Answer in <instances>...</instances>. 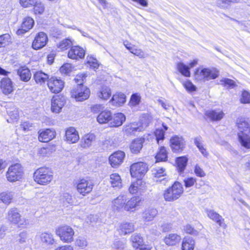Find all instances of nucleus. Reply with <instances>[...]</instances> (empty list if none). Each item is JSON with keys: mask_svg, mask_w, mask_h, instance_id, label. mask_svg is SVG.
<instances>
[{"mask_svg": "<svg viewBox=\"0 0 250 250\" xmlns=\"http://www.w3.org/2000/svg\"><path fill=\"white\" fill-rule=\"evenodd\" d=\"M141 199L139 197H133L127 200L126 195L121 194L114 199L112 202V208L116 211H133L139 206Z\"/></svg>", "mask_w": 250, "mask_h": 250, "instance_id": "1", "label": "nucleus"}, {"mask_svg": "<svg viewBox=\"0 0 250 250\" xmlns=\"http://www.w3.org/2000/svg\"><path fill=\"white\" fill-rule=\"evenodd\" d=\"M238 137L241 145L246 148H250V124L244 119H240L237 123Z\"/></svg>", "mask_w": 250, "mask_h": 250, "instance_id": "2", "label": "nucleus"}, {"mask_svg": "<svg viewBox=\"0 0 250 250\" xmlns=\"http://www.w3.org/2000/svg\"><path fill=\"white\" fill-rule=\"evenodd\" d=\"M219 75V71L215 68H204L199 67L194 72L195 79L200 82H205L210 80L215 79Z\"/></svg>", "mask_w": 250, "mask_h": 250, "instance_id": "3", "label": "nucleus"}, {"mask_svg": "<svg viewBox=\"0 0 250 250\" xmlns=\"http://www.w3.org/2000/svg\"><path fill=\"white\" fill-rule=\"evenodd\" d=\"M53 178L52 171L47 167H40L34 173V181L40 185H47L52 181Z\"/></svg>", "mask_w": 250, "mask_h": 250, "instance_id": "4", "label": "nucleus"}, {"mask_svg": "<svg viewBox=\"0 0 250 250\" xmlns=\"http://www.w3.org/2000/svg\"><path fill=\"white\" fill-rule=\"evenodd\" d=\"M23 174L22 167L21 164L17 163L9 167L5 173V177L7 181L14 183L21 181Z\"/></svg>", "mask_w": 250, "mask_h": 250, "instance_id": "5", "label": "nucleus"}, {"mask_svg": "<svg viewBox=\"0 0 250 250\" xmlns=\"http://www.w3.org/2000/svg\"><path fill=\"white\" fill-rule=\"evenodd\" d=\"M55 234L63 243H70L74 240L75 231L70 226L64 225L58 227Z\"/></svg>", "mask_w": 250, "mask_h": 250, "instance_id": "6", "label": "nucleus"}, {"mask_svg": "<svg viewBox=\"0 0 250 250\" xmlns=\"http://www.w3.org/2000/svg\"><path fill=\"white\" fill-rule=\"evenodd\" d=\"M183 192V188L181 184L175 182L173 185L166 190L164 197L167 201H172L179 198Z\"/></svg>", "mask_w": 250, "mask_h": 250, "instance_id": "7", "label": "nucleus"}, {"mask_svg": "<svg viewBox=\"0 0 250 250\" xmlns=\"http://www.w3.org/2000/svg\"><path fill=\"white\" fill-rule=\"evenodd\" d=\"M75 186L78 193L83 196H85L92 191L94 184L88 179L82 178L77 180Z\"/></svg>", "mask_w": 250, "mask_h": 250, "instance_id": "8", "label": "nucleus"}, {"mask_svg": "<svg viewBox=\"0 0 250 250\" xmlns=\"http://www.w3.org/2000/svg\"><path fill=\"white\" fill-rule=\"evenodd\" d=\"M6 219L10 223L19 226L26 225L25 220L22 218L19 209L15 207L11 208L8 210Z\"/></svg>", "mask_w": 250, "mask_h": 250, "instance_id": "9", "label": "nucleus"}, {"mask_svg": "<svg viewBox=\"0 0 250 250\" xmlns=\"http://www.w3.org/2000/svg\"><path fill=\"white\" fill-rule=\"evenodd\" d=\"M90 94V90L85 86H77L71 91V97L79 102L87 99Z\"/></svg>", "mask_w": 250, "mask_h": 250, "instance_id": "10", "label": "nucleus"}, {"mask_svg": "<svg viewBox=\"0 0 250 250\" xmlns=\"http://www.w3.org/2000/svg\"><path fill=\"white\" fill-rule=\"evenodd\" d=\"M147 171V165L143 162H137L132 164L130 172L132 177L140 179L145 175Z\"/></svg>", "mask_w": 250, "mask_h": 250, "instance_id": "11", "label": "nucleus"}, {"mask_svg": "<svg viewBox=\"0 0 250 250\" xmlns=\"http://www.w3.org/2000/svg\"><path fill=\"white\" fill-rule=\"evenodd\" d=\"M64 82L57 77H51L48 79L47 85L50 90L54 93L60 92L64 87Z\"/></svg>", "mask_w": 250, "mask_h": 250, "instance_id": "12", "label": "nucleus"}, {"mask_svg": "<svg viewBox=\"0 0 250 250\" xmlns=\"http://www.w3.org/2000/svg\"><path fill=\"white\" fill-rule=\"evenodd\" d=\"M170 146L173 152H180L185 147V141L182 137L175 135L170 139Z\"/></svg>", "mask_w": 250, "mask_h": 250, "instance_id": "13", "label": "nucleus"}, {"mask_svg": "<svg viewBox=\"0 0 250 250\" xmlns=\"http://www.w3.org/2000/svg\"><path fill=\"white\" fill-rule=\"evenodd\" d=\"M125 153L122 151H118L109 157V162L112 167H118L123 162Z\"/></svg>", "mask_w": 250, "mask_h": 250, "instance_id": "14", "label": "nucleus"}, {"mask_svg": "<svg viewBox=\"0 0 250 250\" xmlns=\"http://www.w3.org/2000/svg\"><path fill=\"white\" fill-rule=\"evenodd\" d=\"M65 99L63 97L56 95L53 97L51 100V110L52 112L59 113L64 105Z\"/></svg>", "mask_w": 250, "mask_h": 250, "instance_id": "15", "label": "nucleus"}, {"mask_svg": "<svg viewBox=\"0 0 250 250\" xmlns=\"http://www.w3.org/2000/svg\"><path fill=\"white\" fill-rule=\"evenodd\" d=\"M47 40V36L44 33H39L33 42V48L35 50H38L42 48L46 45Z\"/></svg>", "mask_w": 250, "mask_h": 250, "instance_id": "16", "label": "nucleus"}, {"mask_svg": "<svg viewBox=\"0 0 250 250\" xmlns=\"http://www.w3.org/2000/svg\"><path fill=\"white\" fill-rule=\"evenodd\" d=\"M80 139L79 134L73 127L68 128L65 131V141L70 144L77 143Z\"/></svg>", "mask_w": 250, "mask_h": 250, "instance_id": "17", "label": "nucleus"}, {"mask_svg": "<svg viewBox=\"0 0 250 250\" xmlns=\"http://www.w3.org/2000/svg\"><path fill=\"white\" fill-rule=\"evenodd\" d=\"M85 55L84 50L80 46H72L68 52V57L71 59L83 58Z\"/></svg>", "mask_w": 250, "mask_h": 250, "instance_id": "18", "label": "nucleus"}, {"mask_svg": "<svg viewBox=\"0 0 250 250\" xmlns=\"http://www.w3.org/2000/svg\"><path fill=\"white\" fill-rule=\"evenodd\" d=\"M96 139V137L94 133L86 134L82 137L79 145L83 148H88L92 145Z\"/></svg>", "mask_w": 250, "mask_h": 250, "instance_id": "19", "label": "nucleus"}, {"mask_svg": "<svg viewBox=\"0 0 250 250\" xmlns=\"http://www.w3.org/2000/svg\"><path fill=\"white\" fill-rule=\"evenodd\" d=\"M7 113L10 117L9 119L7 121L9 123L17 121L19 119V111L18 109L12 103H9L5 105Z\"/></svg>", "mask_w": 250, "mask_h": 250, "instance_id": "20", "label": "nucleus"}, {"mask_svg": "<svg viewBox=\"0 0 250 250\" xmlns=\"http://www.w3.org/2000/svg\"><path fill=\"white\" fill-rule=\"evenodd\" d=\"M56 135V132L54 129H46L40 132L38 139L42 142H48L53 139Z\"/></svg>", "mask_w": 250, "mask_h": 250, "instance_id": "21", "label": "nucleus"}, {"mask_svg": "<svg viewBox=\"0 0 250 250\" xmlns=\"http://www.w3.org/2000/svg\"><path fill=\"white\" fill-rule=\"evenodd\" d=\"M34 21L30 17H27L23 19L21 28L18 29L17 34L19 35H22L31 29L34 25Z\"/></svg>", "mask_w": 250, "mask_h": 250, "instance_id": "22", "label": "nucleus"}, {"mask_svg": "<svg viewBox=\"0 0 250 250\" xmlns=\"http://www.w3.org/2000/svg\"><path fill=\"white\" fill-rule=\"evenodd\" d=\"M0 89L5 95H8L14 91V86L11 80L8 78H3L0 81Z\"/></svg>", "mask_w": 250, "mask_h": 250, "instance_id": "23", "label": "nucleus"}, {"mask_svg": "<svg viewBox=\"0 0 250 250\" xmlns=\"http://www.w3.org/2000/svg\"><path fill=\"white\" fill-rule=\"evenodd\" d=\"M181 240V236L176 233L168 234L165 236L164 239L165 243L169 246H176L179 244Z\"/></svg>", "mask_w": 250, "mask_h": 250, "instance_id": "24", "label": "nucleus"}, {"mask_svg": "<svg viewBox=\"0 0 250 250\" xmlns=\"http://www.w3.org/2000/svg\"><path fill=\"white\" fill-rule=\"evenodd\" d=\"M125 121V116L122 113H117L112 116L110 123V127H119Z\"/></svg>", "mask_w": 250, "mask_h": 250, "instance_id": "25", "label": "nucleus"}, {"mask_svg": "<svg viewBox=\"0 0 250 250\" xmlns=\"http://www.w3.org/2000/svg\"><path fill=\"white\" fill-rule=\"evenodd\" d=\"M205 114L208 118L213 121H219L221 120L225 115L223 111L219 109L207 111Z\"/></svg>", "mask_w": 250, "mask_h": 250, "instance_id": "26", "label": "nucleus"}, {"mask_svg": "<svg viewBox=\"0 0 250 250\" xmlns=\"http://www.w3.org/2000/svg\"><path fill=\"white\" fill-rule=\"evenodd\" d=\"M206 213L210 219L215 221L220 226L224 227H226V224L224 223V219L218 213L213 210L209 209L206 210Z\"/></svg>", "mask_w": 250, "mask_h": 250, "instance_id": "27", "label": "nucleus"}, {"mask_svg": "<svg viewBox=\"0 0 250 250\" xmlns=\"http://www.w3.org/2000/svg\"><path fill=\"white\" fill-rule=\"evenodd\" d=\"M14 192L12 191H5L0 193V200L4 204L10 205L14 198Z\"/></svg>", "mask_w": 250, "mask_h": 250, "instance_id": "28", "label": "nucleus"}, {"mask_svg": "<svg viewBox=\"0 0 250 250\" xmlns=\"http://www.w3.org/2000/svg\"><path fill=\"white\" fill-rule=\"evenodd\" d=\"M126 102V96L122 93H116L113 95L110 102L114 105L119 106Z\"/></svg>", "mask_w": 250, "mask_h": 250, "instance_id": "29", "label": "nucleus"}, {"mask_svg": "<svg viewBox=\"0 0 250 250\" xmlns=\"http://www.w3.org/2000/svg\"><path fill=\"white\" fill-rule=\"evenodd\" d=\"M109 183L113 188L120 189L122 188V180L118 173H112L110 175Z\"/></svg>", "mask_w": 250, "mask_h": 250, "instance_id": "30", "label": "nucleus"}, {"mask_svg": "<svg viewBox=\"0 0 250 250\" xmlns=\"http://www.w3.org/2000/svg\"><path fill=\"white\" fill-rule=\"evenodd\" d=\"M112 119V113L108 110H105L101 112L97 116V122L101 124H106L111 121Z\"/></svg>", "mask_w": 250, "mask_h": 250, "instance_id": "31", "label": "nucleus"}, {"mask_svg": "<svg viewBox=\"0 0 250 250\" xmlns=\"http://www.w3.org/2000/svg\"><path fill=\"white\" fill-rule=\"evenodd\" d=\"M144 138H138L134 140L131 144L130 148L133 153H138L143 147V144L144 143Z\"/></svg>", "mask_w": 250, "mask_h": 250, "instance_id": "32", "label": "nucleus"}, {"mask_svg": "<svg viewBox=\"0 0 250 250\" xmlns=\"http://www.w3.org/2000/svg\"><path fill=\"white\" fill-rule=\"evenodd\" d=\"M39 238L41 242L45 245H51L54 242L53 235L50 233L42 232L40 234Z\"/></svg>", "mask_w": 250, "mask_h": 250, "instance_id": "33", "label": "nucleus"}, {"mask_svg": "<svg viewBox=\"0 0 250 250\" xmlns=\"http://www.w3.org/2000/svg\"><path fill=\"white\" fill-rule=\"evenodd\" d=\"M143 182L142 180L138 179L135 182H132L129 187L128 190L131 194L141 193Z\"/></svg>", "mask_w": 250, "mask_h": 250, "instance_id": "34", "label": "nucleus"}, {"mask_svg": "<svg viewBox=\"0 0 250 250\" xmlns=\"http://www.w3.org/2000/svg\"><path fill=\"white\" fill-rule=\"evenodd\" d=\"M195 241L191 237H185L182 244V250H193Z\"/></svg>", "mask_w": 250, "mask_h": 250, "instance_id": "35", "label": "nucleus"}, {"mask_svg": "<svg viewBox=\"0 0 250 250\" xmlns=\"http://www.w3.org/2000/svg\"><path fill=\"white\" fill-rule=\"evenodd\" d=\"M18 74L21 81L28 82L31 78L30 70L27 68H20L18 70Z\"/></svg>", "mask_w": 250, "mask_h": 250, "instance_id": "36", "label": "nucleus"}, {"mask_svg": "<svg viewBox=\"0 0 250 250\" xmlns=\"http://www.w3.org/2000/svg\"><path fill=\"white\" fill-rule=\"evenodd\" d=\"M157 210L155 208H150L146 210L143 213V217L146 222L152 220L157 215Z\"/></svg>", "mask_w": 250, "mask_h": 250, "instance_id": "37", "label": "nucleus"}, {"mask_svg": "<svg viewBox=\"0 0 250 250\" xmlns=\"http://www.w3.org/2000/svg\"><path fill=\"white\" fill-rule=\"evenodd\" d=\"M34 77L36 82L41 85L44 84L46 81L48 79V75L42 71L37 72L34 74Z\"/></svg>", "mask_w": 250, "mask_h": 250, "instance_id": "38", "label": "nucleus"}, {"mask_svg": "<svg viewBox=\"0 0 250 250\" xmlns=\"http://www.w3.org/2000/svg\"><path fill=\"white\" fill-rule=\"evenodd\" d=\"M188 158L186 157L182 156L177 158L176 164L177 168L180 173H183L187 166Z\"/></svg>", "mask_w": 250, "mask_h": 250, "instance_id": "39", "label": "nucleus"}, {"mask_svg": "<svg viewBox=\"0 0 250 250\" xmlns=\"http://www.w3.org/2000/svg\"><path fill=\"white\" fill-rule=\"evenodd\" d=\"M178 71L186 77L190 76L189 67L183 62H178L176 65Z\"/></svg>", "mask_w": 250, "mask_h": 250, "instance_id": "40", "label": "nucleus"}, {"mask_svg": "<svg viewBox=\"0 0 250 250\" xmlns=\"http://www.w3.org/2000/svg\"><path fill=\"white\" fill-rule=\"evenodd\" d=\"M111 89L107 86H102L98 93L99 97L104 100H107L111 96Z\"/></svg>", "mask_w": 250, "mask_h": 250, "instance_id": "41", "label": "nucleus"}, {"mask_svg": "<svg viewBox=\"0 0 250 250\" xmlns=\"http://www.w3.org/2000/svg\"><path fill=\"white\" fill-rule=\"evenodd\" d=\"M134 226L132 223H125L121 225L120 227V232L121 235H125L133 231Z\"/></svg>", "mask_w": 250, "mask_h": 250, "instance_id": "42", "label": "nucleus"}, {"mask_svg": "<svg viewBox=\"0 0 250 250\" xmlns=\"http://www.w3.org/2000/svg\"><path fill=\"white\" fill-rule=\"evenodd\" d=\"M73 44V41L70 38L65 39L62 40L59 44L57 47L61 50H65L70 47H71Z\"/></svg>", "mask_w": 250, "mask_h": 250, "instance_id": "43", "label": "nucleus"}, {"mask_svg": "<svg viewBox=\"0 0 250 250\" xmlns=\"http://www.w3.org/2000/svg\"><path fill=\"white\" fill-rule=\"evenodd\" d=\"M156 161H165L167 158L166 149L164 146L160 147V150L157 154L156 157Z\"/></svg>", "mask_w": 250, "mask_h": 250, "instance_id": "44", "label": "nucleus"}, {"mask_svg": "<svg viewBox=\"0 0 250 250\" xmlns=\"http://www.w3.org/2000/svg\"><path fill=\"white\" fill-rule=\"evenodd\" d=\"M147 126V125H145L144 126L143 125L139 126H136L133 124L130 125H127L125 127V131L127 133H131L136 131H141L144 129Z\"/></svg>", "mask_w": 250, "mask_h": 250, "instance_id": "45", "label": "nucleus"}, {"mask_svg": "<svg viewBox=\"0 0 250 250\" xmlns=\"http://www.w3.org/2000/svg\"><path fill=\"white\" fill-rule=\"evenodd\" d=\"M131 240L132 242V245L134 248H139L141 245H143V239L139 235L134 234L132 235Z\"/></svg>", "mask_w": 250, "mask_h": 250, "instance_id": "46", "label": "nucleus"}, {"mask_svg": "<svg viewBox=\"0 0 250 250\" xmlns=\"http://www.w3.org/2000/svg\"><path fill=\"white\" fill-rule=\"evenodd\" d=\"M11 42L10 36L8 34L0 36V47H5Z\"/></svg>", "mask_w": 250, "mask_h": 250, "instance_id": "47", "label": "nucleus"}, {"mask_svg": "<svg viewBox=\"0 0 250 250\" xmlns=\"http://www.w3.org/2000/svg\"><path fill=\"white\" fill-rule=\"evenodd\" d=\"M86 63L93 69H97L99 66V64L97 59L92 56H88L87 57Z\"/></svg>", "mask_w": 250, "mask_h": 250, "instance_id": "48", "label": "nucleus"}, {"mask_svg": "<svg viewBox=\"0 0 250 250\" xmlns=\"http://www.w3.org/2000/svg\"><path fill=\"white\" fill-rule=\"evenodd\" d=\"M220 82L221 84L229 88H233L236 86V83L233 80L228 78H223L220 80Z\"/></svg>", "mask_w": 250, "mask_h": 250, "instance_id": "49", "label": "nucleus"}, {"mask_svg": "<svg viewBox=\"0 0 250 250\" xmlns=\"http://www.w3.org/2000/svg\"><path fill=\"white\" fill-rule=\"evenodd\" d=\"M141 96L138 93L133 94L130 98L129 104L131 106H136L138 105L141 102Z\"/></svg>", "mask_w": 250, "mask_h": 250, "instance_id": "50", "label": "nucleus"}, {"mask_svg": "<svg viewBox=\"0 0 250 250\" xmlns=\"http://www.w3.org/2000/svg\"><path fill=\"white\" fill-rule=\"evenodd\" d=\"M34 6V12L35 14H42L44 11V6L43 3H42L41 2H38L37 0H36V3Z\"/></svg>", "mask_w": 250, "mask_h": 250, "instance_id": "51", "label": "nucleus"}, {"mask_svg": "<svg viewBox=\"0 0 250 250\" xmlns=\"http://www.w3.org/2000/svg\"><path fill=\"white\" fill-rule=\"evenodd\" d=\"M194 172L195 174L199 177H204L206 174L203 168L199 164H196L194 167Z\"/></svg>", "mask_w": 250, "mask_h": 250, "instance_id": "52", "label": "nucleus"}, {"mask_svg": "<svg viewBox=\"0 0 250 250\" xmlns=\"http://www.w3.org/2000/svg\"><path fill=\"white\" fill-rule=\"evenodd\" d=\"M240 101L242 104L250 103V93L246 90L243 91L240 98Z\"/></svg>", "mask_w": 250, "mask_h": 250, "instance_id": "53", "label": "nucleus"}, {"mask_svg": "<svg viewBox=\"0 0 250 250\" xmlns=\"http://www.w3.org/2000/svg\"><path fill=\"white\" fill-rule=\"evenodd\" d=\"M152 174L155 177H161L166 175L165 169L163 167H157L153 168Z\"/></svg>", "mask_w": 250, "mask_h": 250, "instance_id": "54", "label": "nucleus"}, {"mask_svg": "<svg viewBox=\"0 0 250 250\" xmlns=\"http://www.w3.org/2000/svg\"><path fill=\"white\" fill-rule=\"evenodd\" d=\"M75 244L76 246L84 248L87 246V242L84 238L78 237L75 241Z\"/></svg>", "mask_w": 250, "mask_h": 250, "instance_id": "55", "label": "nucleus"}, {"mask_svg": "<svg viewBox=\"0 0 250 250\" xmlns=\"http://www.w3.org/2000/svg\"><path fill=\"white\" fill-rule=\"evenodd\" d=\"M183 85L189 92L194 91L196 89V86L189 81L183 82Z\"/></svg>", "mask_w": 250, "mask_h": 250, "instance_id": "56", "label": "nucleus"}, {"mask_svg": "<svg viewBox=\"0 0 250 250\" xmlns=\"http://www.w3.org/2000/svg\"><path fill=\"white\" fill-rule=\"evenodd\" d=\"M155 135L158 143L161 140H164L165 138V132L162 129H157L155 131Z\"/></svg>", "mask_w": 250, "mask_h": 250, "instance_id": "57", "label": "nucleus"}, {"mask_svg": "<svg viewBox=\"0 0 250 250\" xmlns=\"http://www.w3.org/2000/svg\"><path fill=\"white\" fill-rule=\"evenodd\" d=\"M36 3V0H20V4L23 7H29Z\"/></svg>", "mask_w": 250, "mask_h": 250, "instance_id": "58", "label": "nucleus"}, {"mask_svg": "<svg viewBox=\"0 0 250 250\" xmlns=\"http://www.w3.org/2000/svg\"><path fill=\"white\" fill-rule=\"evenodd\" d=\"M86 77L85 74H80L77 75L74 79L76 83L78 84L77 86H83V83Z\"/></svg>", "mask_w": 250, "mask_h": 250, "instance_id": "59", "label": "nucleus"}, {"mask_svg": "<svg viewBox=\"0 0 250 250\" xmlns=\"http://www.w3.org/2000/svg\"><path fill=\"white\" fill-rule=\"evenodd\" d=\"M186 188H189L196 182V179L193 177L186 178L184 181Z\"/></svg>", "mask_w": 250, "mask_h": 250, "instance_id": "60", "label": "nucleus"}, {"mask_svg": "<svg viewBox=\"0 0 250 250\" xmlns=\"http://www.w3.org/2000/svg\"><path fill=\"white\" fill-rule=\"evenodd\" d=\"M71 71V65L69 63H65L60 68V72L64 74H67Z\"/></svg>", "mask_w": 250, "mask_h": 250, "instance_id": "61", "label": "nucleus"}, {"mask_svg": "<svg viewBox=\"0 0 250 250\" xmlns=\"http://www.w3.org/2000/svg\"><path fill=\"white\" fill-rule=\"evenodd\" d=\"M50 149L48 148L42 147L39 149L38 153L42 157L47 156L49 154Z\"/></svg>", "mask_w": 250, "mask_h": 250, "instance_id": "62", "label": "nucleus"}, {"mask_svg": "<svg viewBox=\"0 0 250 250\" xmlns=\"http://www.w3.org/2000/svg\"><path fill=\"white\" fill-rule=\"evenodd\" d=\"M184 230L187 233L192 235H196L198 234V231L189 225L185 227Z\"/></svg>", "mask_w": 250, "mask_h": 250, "instance_id": "63", "label": "nucleus"}, {"mask_svg": "<svg viewBox=\"0 0 250 250\" xmlns=\"http://www.w3.org/2000/svg\"><path fill=\"white\" fill-rule=\"evenodd\" d=\"M131 53L138 56L140 58H144L145 57L144 52L140 49L134 48L133 50L131 51Z\"/></svg>", "mask_w": 250, "mask_h": 250, "instance_id": "64", "label": "nucleus"}]
</instances>
